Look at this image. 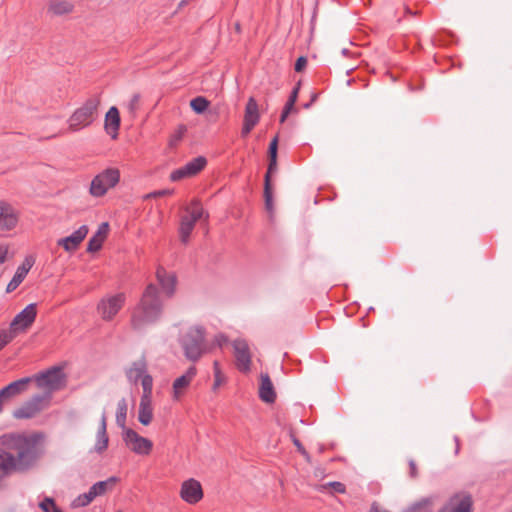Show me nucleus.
I'll return each mask as SVG.
<instances>
[{
    "label": "nucleus",
    "mask_w": 512,
    "mask_h": 512,
    "mask_svg": "<svg viewBox=\"0 0 512 512\" xmlns=\"http://www.w3.org/2000/svg\"><path fill=\"white\" fill-rule=\"evenodd\" d=\"M163 312V300L158 287L150 283L144 289L139 303L131 314V327L142 330L148 325L156 323Z\"/></svg>",
    "instance_id": "1"
},
{
    "label": "nucleus",
    "mask_w": 512,
    "mask_h": 512,
    "mask_svg": "<svg viewBox=\"0 0 512 512\" xmlns=\"http://www.w3.org/2000/svg\"><path fill=\"white\" fill-rule=\"evenodd\" d=\"M184 356L192 361H198L205 353V329L202 326L190 327L179 339Z\"/></svg>",
    "instance_id": "2"
},
{
    "label": "nucleus",
    "mask_w": 512,
    "mask_h": 512,
    "mask_svg": "<svg viewBox=\"0 0 512 512\" xmlns=\"http://www.w3.org/2000/svg\"><path fill=\"white\" fill-rule=\"evenodd\" d=\"M100 103L101 99L99 95H93L88 98L82 106L77 108L69 117V130L77 132L90 126L98 117Z\"/></svg>",
    "instance_id": "3"
},
{
    "label": "nucleus",
    "mask_w": 512,
    "mask_h": 512,
    "mask_svg": "<svg viewBox=\"0 0 512 512\" xmlns=\"http://www.w3.org/2000/svg\"><path fill=\"white\" fill-rule=\"evenodd\" d=\"M120 181V171L117 168H107L97 174L91 181L90 194L94 197L104 196L110 188Z\"/></svg>",
    "instance_id": "4"
},
{
    "label": "nucleus",
    "mask_w": 512,
    "mask_h": 512,
    "mask_svg": "<svg viewBox=\"0 0 512 512\" xmlns=\"http://www.w3.org/2000/svg\"><path fill=\"white\" fill-rule=\"evenodd\" d=\"M37 386L48 388L51 391H57L65 387L66 375L59 366H53L35 376Z\"/></svg>",
    "instance_id": "5"
},
{
    "label": "nucleus",
    "mask_w": 512,
    "mask_h": 512,
    "mask_svg": "<svg viewBox=\"0 0 512 512\" xmlns=\"http://www.w3.org/2000/svg\"><path fill=\"white\" fill-rule=\"evenodd\" d=\"M126 302L125 293H117L102 298L97 304V312L104 321H111L123 308Z\"/></svg>",
    "instance_id": "6"
},
{
    "label": "nucleus",
    "mask_w": 512,
    "mask_h": 512,
    "mask_svg": "<svg viewBox=\"0 0 512 512\" xmlns=\"http://www.w3.org/2000/svg\"><path fill=\"white\" fill-rule=\"evenodd\" d=\"M122 438L126 446L138 455H149L153 448L151 440L140 436L133 429H125V431L122 432Z\"/></svg>",
    "instance_id": "7"
},
{
    "label": "nucleus",
    "mask_w": 512,
    "mask_h": 512,
    "mask_svg": "<svg viewBox=\"0 0 512 512\" xmlns=\"http://www.w3.org/2000/svg\"><path fill=\"white\" fill-rule=\"evenodd\" d=\"M438 512H473L472 495L466 491L454 493Z\"/></svg>",
    "instance_id": "8"
},
{
    "label": "nucleus",
    "mask_w": 512,
    "mask_h": 512,
    "mask_svg": "<svg viewBox=\"0 0 512 512\" xmlns=\"http://www.w3.org/2000/svg\"><path fill=\"white\" fill-rule=\"evenodd\" d=\"M37 316V304L30 303L19 312L10 323L9 330L16 336L17 332L26 331L35 321Z\"/></svg>",
    "instance_id": "9"
},
{
    "label": "nucleus",
    "mask_w": 512,
    "mask_h": 512,
    "mask_svg": "<svg viewBox=\"0 0 512 512\" xmlns=\"http://www.w3.org/2000/svg\"><path fill=\"white\" fill-rule=\"evenodd\" d=\"M207 164V159L204 156H198L187 162L184 166L174 170L170 174L171 181H179L185 178L193 177L202 171Z\"/></svg>",
    "instance_id": "10"
},
{
    "label": "nucleus",
    "mask_w": 512,
    "mask_h": 512,
    "mask_svg": "<svg viewBox=\"0 0 512 512\" xmlns=\"http://www.w3.org/2000/svg\"><path fill=\"white\" fill-rule=\"evenodd\" d=\"M43 402L44 397L42 395H34L13 411V417L16 419H31L43 409Z\"/></svg>",
    "instance_id": "11"
},
{
    "label": "nucleus",
    "mask_w": 512,
    "mask_h": 512,
    "mask_svg": "<svg viewBox=\"0 0 512 512\" xmlns=\"http://www.w3.org/2000/svg\"><path fill=\"white\" fill-rule=\"evenodd\" d=\"M236 366L241 372H249L251 369V354L247 342L243 339H236L233 342Z\"/></svg>",
    "instance_id": "12"
},
{
    "label": "nucleus",
    "mask_w": 512,
    "mask_h": 512,
    "mask_svg": "<svg viewBox=\"0 0 512 512\" xmlns=\"http://www.w3.org/2000/svg\"><path fill=\"white\" fill-rule=\"evenodd\" d=\"M31 381V377H24L3 387L0 390V412L3 409L4 403L26 391Z\"/></svg>",
    "instance_id": "13"
},
{
    "label": "nucleus",
    "mask_w": 512,
    "mask_h": 512,
    "mask_svg": "<svg viewBox=\"0 0 512 512\" xmlns=\"http://www.w3.org/2000/svg\"><path fill=\"white\" fill-rule=\"evenodd\" d=\"M203 496V489L199 481L190 478L182 483L180 497L188 504L198 503Z\"/></svg>",
    "instance_id": "14"
},
{
    "label": "nucleus",
    "mask_w": 512,
    "mask_h": 512,
    "mask_svg": "<svg viewBox=\"0 0 512 512\" xmlns=\"http://www.w3.org/2000/svg\"><path fill=\"white\" fill-rule=\"evenodd\" d=\"M88 234V226H79L71 235L61 238L57 245L64 248L66 252H74Z\"/></svg>",
    "instance_id": "15"
},
{
    "label": "nucleus",
    "mask_w": 512,
    "mask_h": 512,
    "mask_svg": "<svg viewBox=\"0 0 512 512\" xmlns=\"http://www.w3.org/2000/svg\"><path fill=\"white\" fill-rule=\"evenodd\" d=\"M208 217V212L204 210L201 203L198 200H193L186 207L185 215L180 224H196L198 221H207Z\"/></svg>",
    "instance_id": "16"
},
{
    "label": "nucleus",
    "mask_w": 512,
    "mask_h": 512,
    "mask_svg": "<svg viewBox=\"0 0 512 512\" xmlns=\"http://www.w3.org/2000/svg\"><path fill=\"white\" fill-rule=\"evenodd\" d=\"M156 278L159 282L165 296L171 298L176 289L177 277L176 274L167 272L164 267L159 266L156 270Z\"/></svg>",
    "instance_id": "17"
},
{
    "label": "nucleus",
    "mask_w": 512,
    "mask_h": 512,
    "mask_svg": "<svg viewBox=\"0 0 512 512\" xmlns=\"http://www.w3.org/2000/svg\"><path fill=\"white\" fill-rule=\"evenodd\" d=\"M35 259L32 256L25 257L22 264L17 268L13 278L6 287V292H13L25 279L30 269L33 267Z\"/></svg>",
    "instance_id": "18"
},
{
    "label": "nucleus",
    "mask_w": 512,
    "mask_h": 512,
    "mask_svg": "<svg viewBox=\"0 0 512 512\" xmlns=\"http://www.w3.org/2000/svg\"><path fill=\"white\" fill-rule=\"evenodd\" d=\"M276 171H277V157H269L267 172H266L265 178H264V197H265L266 209L268 211H271L273 208L271 175L276 173Z\"/></svg>",
    "instance_id": "19"
},
{
    "label": "nucleus",
    "mask_w": 512,
    "mask_h": 512,
    "mask_svg": "<svg viewBox=\"0 0 512 512\" xmlns=\"http://www.w3.org/2000/svg\"><path fill=\"white\" fill-rule=\"evenodd\" d=\"M259 398L267 404H272L276 400V392L268 373L260 375Z\"/></svg>",
    "instance_id": "20"
},
{
    "label": "nucleus",
    "mask_w": 512,
    "mask_h": 512,
    "mask_svg": "<svg viewBox=\"0 0 512 512\" xmlns=\"http://www.w3.org/2000/svg\"><path fill=\"white\" fill-rule=\"evenodd\" d=\"M197 370L195 366H190L185 374L176 378L173 382V398L178 400L182 395L184 389H186L193 378L196 376Z\"/></svg>",
    "instance_id": "21"
},
{
    "label": "nucleus",
    "mask_w": 512,
    "mask_h": 512,
    "mask_svg": "<svg viewBox=\"0 0 512 512\" xmlns=\"http://www.w3.org/2000/svg\"><path fill=\"white\" fill-rule=\"evenodd\" d=\"M120 127V114L115 106L110 107L105 117V130L112 137L116 138Z\"/></svg>",
    "instance_id": "22"
},
{
    "label": "nucleus",
    "mask_w": 512,
    "mask_h": 512,
    "mask_svg": "<svg viewBox=\"0 0 512 512\" xmlns=\"http://www.w3.org/2000/svg\"><path fill=\"white\" fill-rule=\"evenodd\" d=\"M110 226H99L97 232L90 238L87 244V252L94 253L102 248L103 242L108 236Z\"/></svg>",
    "instance_id": "23"
},
{
    "label": "nucleus",
    "mask_w": 512,
    "mask_h": 512,
    "mask_svg": "<svg viewBox=\"0 0 512 512\" xmlns=\"http://www.w3.org/2000/svg\"><path fill=\"white\" fill-rule=\"evenodd\" d=\"M118 481L119 479L116 476H111L104 481L94 483L89 490L95 499L96 497L103 496L107 492L112 491Z\"/></svg>",
    "instance_id": "24"
},
{
    "label": "nucleus",
    "mask_w": 512,
    "mask_h": 512,
    "mask_svg": "<svg viewBox=\"0 0 512 512\" xmlns=\"http://www.w3.org/2000/svg\"><path fill=\"white\" fill-rule=\"evenodd\" d=\"M147 370V364L144 359H139L132 363L131 367L127 370L126 376L132 383H137Z\"/></svg>",
    "instance_id": "25"
},
{
    "label": "nucleus",
    "mask_w": 512,
    "mask_h": 512,
    "mask_svg": "<svg viewBox=\"0 0 512 512\" xmlns=\"http://www.w3.org/2000/svg\"><path fill=\"white\" fill-rule=\"evenodd\" d=\"M74 5L66 0H51L48 4V12L55 16H63L71 13Z\"/></svg>",
    "instance_id": "26"
},
{
    "label": "nucleus",
    "mask_w": 512,
    "mask_h": 512,
    "mask_svg": "<svg viewBox=\"0 0 512 512\" xmlns=\"http://www.w3.org/2000/svg\"><path fill=\"white\" fill-rule=\"evenodd\" d=\"M259 120L260 113L258 103L254 97H250L245 106L243 121L257 125Z\"/></svg>",
    "instance_id": "27"
},
{
    "label": "nucleus",
    "mask_w": 512,
    "mask_h": 512,
    "mask_svg": "<svg viewBox=\"0 0 512 512\" xmlns=\"http://www.w3.org/2000/svg\"><path fill=\"white\" fill-rule=\"evenodd\" d=\"M16 210L7 202H0V224H16L18 222Z\"/></svg>",
    "instance_id": "28"
},
{
    "label": "nucleus",
    "mask_w": 512,
    "mask_h": 512,
    "mask_svg": "<svg viewBox=\"0 0 512 512\" xmlns=\"http://www.w3.org/2000/svg\"><path fill=\"white\" fill-rule=\"evenodd\" d=\"M153 419L151 399H140L138 420L142 425H149Z\"/></svg>",
    "instance_id": "29"
},
{
    "label": "nucleus",
    "mask_w": 512,
    "mask_h": 512,
    "mask_svg": "<svg viewBox=\"0 0 512 512\" xmlns=\"http://www.w3.org/2000/svg\"><path fill=\"white\" fill-rule=\"evenodd\" d=\"M127 410H128V404L125 398H122L119 400L117 404V411H116V424L122 428L123 432L125 429H128L126 427V418H127Z\"/></svg>",
    "instance_id": "30"
},
{
    "label": "nucleus",
    "mask_w": 512,
    "mask_h": 512,
    "mask_svg": "<svg viewBox=\"0 0 512 512\" xmlns=\"http://www.w3.org/2000/svg\"><path fill=\"white\" fill-rule=\"evenodd\" d=\"M210 102L203 96H197L190 101V107L196 114L204 113Z\"/></svg>",
    "instance_id": "31"
},
{
    "label": "nucleus",
    "mask_w": 512,
    "mask_h": 512,
    "mask_svg": "<svg viewBox=\"0 0 512 512\" xmlns=\"http://www.w3.org/2000/svg\"><path fill=\"white\" fill-rule=\"evenodd\" d=\"M94 500V497L89 490L86 493H82L78 495L72 502H71V508L77 509L81 507H85L89 505Z\"/></svg>",
    "instance_id": "32"
},
{
    "label": "nucleus",
    "mask_w": 512,
    "mask_h": 512,
    "mask_svg": "<svg viewBox=\"0 0 512 512\" xmlns=\"http://www.w3.org/2000/svg\"><path fill=\"white\" fill-rule=\"evenodd\" d=\"M141 384L143 387V394L141 399H151L152 397V388H153V378L149 374H145L141 378Z\"/></svg>",
    "instance_id": "33"
},
{
    "label": "nucleus",
    "mask_w": 512,
    "mask_h": 512,
    "mask_svg": "<svg viewBox=\"0 0 512 512\" xmlns=\"http://www.w3.org/2000/svg\"><path fill=\"white\" fill-rule=\"evenodd\" d=\"M39 508L43 512H63L57 505L52 497L45 496L42 501L39 502Z\"/></svg>",
    "instance_id": "34"
},
{
    "label": "nucleus",
    "mask_w": 512,
    "mask_h": 512,
    "mask_svg": "<svg viewBox=\"0 0 512 512\" xmlns=\"http://www.w3.org/2000/svg\"><path fill=\"white\" fill-rule=\"evenodd\" d=\"M213 371H214L213 390H216L225 381V377L221 372L220 364L218 361H214Z\"/></svg>",
    "instance_id": "35"
},
{
    "label": "nucleus",
    "mask_w": 512,
    "mask_h": 512,
    "mask_svg": "<svg viewBox=\"0 0 512 512\" xmlns=\"http://www.w3.org/2000/svg\"><path fill=\"white\" fill-rule=\"evenodd\" d=\"M292 442L293 444L295 445V447L297 448V451L305 458V460L307 462H311V456L310 454L307 452V450L305 449V447L302 445L301 441L295 437L294 435H292Z\"/></svg>",
    "instance_id": "36"
},
{
    "label": "nucleus",
    "mask_w": 512,
    "mask_h": 512,
    "mask_svg": "<svg viewBox=\"0 0 512 512\" xmlns=\"http://www.w3.org/2000/svg\"><path fill=\"white\" fill-rule=\"evenodd\" d=\"M194 226H180L179 236L183 244H187L192 234Z\"/></svg>",
    "instance_id": "37"
},
{
    "label": "nucleus",
    "mask_w": 512,
    "mask_h": 512,
    "mask_svg": "<svg viewBox=\"0 0 512 512\" xmlns=\"http://www.w3.org/2000/svg\"><path fill=\"white\" fill-rule=\"evenodd\" d=\"M15 338L10 330H0V350Z\"/></svg>",
    "instance_id": "38"
},
{
    "label": "nucleus",
    "mask_w": 512,
    "mask_h": 512,
    "mask_svg": "<svg viewBox=\"0 0 512 512\" xmlns=\"http://www.w3.org/2000/svg\"><path fill=\"white\" fill-rule=\"evenodd\" d=\"M107 435V415L106 412L102 413L101 419H100V425L98 427L97 431V438H105Z\"/></svg>",
    "instance_id": "39"
},
{
    "label": "nucleus",
    "mask_w": 512,
    "mask_h": 512,
    "mask_svg": "<svg viewBox=\"0 0 512 512\" xmlns=\"http://www.w3.org/2000/svg\"><path fill=\"white\" fill-rule=\"evenodd\" d=\"M109 438L105 436V438H97V442L95 444V451L98 453H102L108 447Z\"/></svg>",
    "instance_id": "40"
},
{
    "label": "nucleus",
    "mask_w": 512,
    "mask_h": 512,
    "mask_svg": "<svg viewBox=\"0 0 512 512\" xmlns=\"http://www.w3.org/2000/svg\"><path fill=\"white\" fill-rule=\"evenodd\" d=\"M140 95L134 94L128 103L130 113H135L139 108Z\"/></svg>",
    "instance_id": "41"
},
{
    "label": "nucleus",
    "mask_w": 512,
    "mask_h": 512,
    "mask_svg": "<svg viewBox=\"0 0 512 512\" xmlns=\"http://www.w3.org/2000/svg\"><path fill=\"white\" fill-rule=\"evenodd\" d=\"M278 154V137H274L268 148V157H277Z\"/></svg>",
    "instance_id": "42"
},
{
    "label": "nucleus",
    "mask_w": 512,
    "mask_h": 512,
    "mask_svg": "<svg viewBox=\"0 0 512 512\" xmlns=\"http://www.w3.org/2000/svg\"><path fill=\"white\" fill-rule=\"evenodd\" d=\"M326 486H329L333 489L334 492L336 493H345L346 491V487L345 485L342 483V482H339V481H333V482H329L328 484L325 485Z\"/></svg>",
    "instance_id": "43"
},
{
    "label": "nucleus",
    "mask_w": 512,
    "mask_h": 512,
    "mask_svg": "<svg viewBox=\"0 0 512 512\" xmlns=\"http://www.w3.org/2000/svg\"><path fill=\"white\" fill-rule=\"evenodd\" d=\"M307 65V59L304 56H300L297 58L294 69L296 72H302Z\"/></svg>",
    "instance_id": "44"
},
{
    "label": "nucleus",
    "mask_w": 512,
    "mask_h": 512,
    "mask_svg": "<svg viewBox=\"0 0 512 512\" xmlns=\"http://www.w3.org/2000/svg\"><path fill=\"white\" fill-rule=\"evenodd\" d=\"M294 108V105L289 103V102H286L282 112H281V116H280V122L283 123L285 122V120L287 119V117L289 116L290 112L292 111V109Z\"/></svg>",
    "instance_id": "45"
},
{
    "label": "nucleus",
    "mask_w": 512,
    "mask_h": 512,
    "mask_svg": "<svg viewBox=\"0 0 512 512\" xmlns=\"http://www.w3.org/2000/svg\"><path fill=\"white\" fill-rule=\"evenodd\" d=\"M255 126L256 125L253 124V123H249V122H244L243 121L242 128H241V136L242 137H247L251 133V131L253 130V128Z\"/></svg>",
    "instance_id": "46"
},
{
    "label": "nucleus",
    "mask_w": 512,
    "mask_h": 512,
    "mask_svg": "<svg viewBox=\"0 0 512 512\" xmlns=\"http://www.w3.org/2000/svg\"><path fill=\"white\" fill-rule=\"evenodd\" d=\"M299 88H300V82L293 88L287 102L295 105L297 98H298Z\"/></svg>",
    "instance_id": "47"
},
{
    "label": "nucleus",
    "mask_w": 512,
    "mask_h": 512,
    "mask_svg": "<svg viewBox=\"0 0 512 512\" xmlns=\"http://www.w3.org/2000/svg\"><path fill=\"white\" fill-rule=\"evenodd\" d=\"M8 248L0 245V264H3L7 260Z\"/></svg>",
    "instance_id": "48"
},
{
    "label": "nucleus",
    "mask_w": 512,
    "mask_h": 512,
    "mask_svg": "<svg viewBox=\"0 0 512 512\" xmlns=\"http://www.w3.org/2000/svg\"><path fill=\"white\" fill-rule=\"evenodd\" d=\"M172 193H173V190L162 189V190H158V191L153 192L151 195L154 196V197H162V196L171 195Z\"/></svg>",
    "instance_id": "49"
},
{
    "label": "nucleus",
    "mask_w": 512,
    "mask_h": 512,
    "mask_svg": "<svg viewBox=\"0 0 512 512\" xmlns=\"http://www.w3.org/2000/svg\"><path fill=\"white\" fill-rule=\"evenodd\" d=\"M368 512H389L385 509H382L377 502H373L370 510Z\"/></svg>",
    "instance_id": "50"
},
{
    "label": "nucleus",
    "mask_w": 512,
    "mask_h": 512,
    "mask_svg": "<svg viewBox=\"0 0 512 512\" xmlns=\"http://www.w3.org/2000/svg\"><path fill=\"white\" fill-rule=\"evenodd\" d=\"M409 467H410V476L414 477V475L416 473V462L414 461V459L409 460Z\"/></svg>",
    "instance_id": "51"
},
{
    "label": "nucleus",
    "mask_w": 512,
    "mask_h": 512,
    "mask_svg": "<svg viewBox=\"0 0 512 512\" xmlns=\"http://www.w3.org/2000/svg\"><path fill=\"white\" fill-rule=\"evenodd\" d=\"M403 512H416V502L412 503L407 509Z\"/></svg>",
    "instance_id": "52"
},
{
    "label": "nucleus",
    "mask_w": 512,
    "mask_h": 512,
    "mask_svg": "<svg viewBox=\"0 0 512 512\" xmlns=\"http://www.w3.org/2000/svg\"><path fill=\"white\" fill-rule=\"evenodd\" d=\"M2 227L4 228L3 230L10 231L13 226L6 225V226H2Z\"/></svg>",
    "instance_id": "53"
},
{
    "label": "nucleus",
    "mask_w": 512,
    "mask_h": 512,
    "mask_svg": "<svg viewBox=\"0 0 512 512\" xmlns=\"http://www.w3.org/2000/svg\"><path fill=\"white\" fill-rule=\"evenodd\" d=\"M425 504H426V502H425V501H423V502H418V504H417L418 509H419V508H421L422 506H424Z\"/></svg>",
    "instance_id": "54"
},
{
    "label": "nucleus",
    "mask_w": 512,
    "mask_h": 512,
    "mask_svg": "<svg viewBox=\"0 0 512 512\" xmlns=\"http://www.w3.org/2000/svg\"><path fill=\"white\" fill-rule=\"evenodd\" d=\"M456 442H457V446H456V451L455 452L458 453L459 452V442H458L457 438H456Z\"/></svg>",
    "instance_id": "55"
},
{
    "label": "nucleus",
    "mask_w": 512,
    "mask_h": 512,
    "mask_svg": "<svg viewBox=\"0 0 512 512\" xmlns=\"http://www.w3.org/2000/svg\"><path fill=\"white\" fill-rule=\"evenodd\" d=\"M342 53L346 54L347 53V49H343Z\"/></svg>",
    "instance_id": "56"
},
{
    "label": "nucleus",
    "mask_w": 512,
    "mask_h": 512,
    "mask_svg": "<svg viewBox=\"0 0 512 512\" xmlns=\"http://www.w3.org/2000/svg\"><path fill=\"white\" fill-rule=\"evenodd\" d=\"M316 97H317V95H314V96L312 97V101H315Z\"/></svg>",
    "instance_id": "57"
}]
</instances>
